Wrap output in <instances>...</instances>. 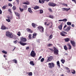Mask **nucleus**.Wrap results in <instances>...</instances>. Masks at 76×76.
I'll use <instances>...</instances> for the list:
<instances>
[{
    "mask_svg": "<svg viewBox=\"0 0 76 76\" xmlns=\"http://www.w3.org/2000/svg\"><path fill=\"white\" fill-rule=\"evenodd\" d=\"M20 41L19 42V43L21 45H23V46H24V45H26V43H23V42H25L26 41V39L25 38H24L23 37H21L20 38Z\"/></svg>",
    "mask_w": 76,
    "mask_h": 76,
    "instance_id": "f257e3e1",
    "label": "nucleus"
},
{
    "mask_svg": "<svg viewBox=\"0 0 76 76\" xmlns=\"http://www.w3.org/2000/svg\"><path fill=\"white\" fill-rule=\"evenodd\" d=\"M6 36L10 38H13V33L10 32V31H8L6 32Z\"/></svg>",
    "mask_w": 76,
    "mask_h": 76,
    "instance_id": "f03ea898",
    "label": "nucleus"
},
{
    "mask_svg": "<svg viewBox=\"0 0 76 76\" xmlns=\"http://www.w3.org/2000/svg\"><path fill=\"white\" fill-rule=\"evenodd\" d=\"M48 66L49 68H50V69H53V68L54 67L55 64L53 62H52L51 63H49L48 64Z\"/></svg>",
    "mask_w": 76,
    "mask_h": 76,
    "instance_id": "7ed1b4c3",
    "label": "nucleus"
},
{
    "mask_svg": "<svg viewBox=\"0 0 76 76\" xmlns=\"http://www.w3.org/2000/svg\"><path fill=\"white\" fill-rule=\"evenodd\" d=\"M30 56L32 57H35L36 56V53H35V51L32 50L30 53Z\"/></svg>",
    "mask_w": 76,
    "mask_h": 76,
    "instance_id": "20e7f679",
    "label": "nucleus"
},
{
    "mask_svg": "<svg viewBox=\"0 0 76 76\" xmlns=\"http://www.w3.org/2000/svg\"><path fill=\"white\" fill-rule=\"evenodd\" d=\"M54 54H55L56 55H58V50L56 48H54Z\"/></svg>",
    "mask_w": 76,
    "mask_h": 76,
    "instance_id": "39448f33",
    "label": "nucleus"
},
{
    "mask_svg": "<svg viewBox=\"0 0 76 76\" xmlns=\"http://www.w3.org/2000/svg\"><path fill=\"white\" fill-rule=\"evenodd\" d=\"M66 34H67V32L64 31H62L60 33L62 37H66Z\"/></svg>",
    "mask_w": 76,
    "mask_h": 76,
    "instance_id": "423d86ee",
    "label": "nucleus"
},
{
    "mask_svg": "<svg viewBox=\"0 0 76 76\" xmlns=\"http://www.w3.org/2000/svg\"><path fill=\"white\" fill-rule=\"evenodd\" d=\"M38 28L40 32H44V28L41 26L38 27Z\"/></svg>",
    "mask_w": 76,
    "mask_h": 76,
    "instance_id": "0eeeda50",
    "label": "nucleus"
},
{
    "mask_svg": "<svg viewBox=\"0 0 76 76\" xmlns=\"http://www.w3.org/2000/svg\"><path fill=\"white\" fill-rule=\"evenodd\" d=\"M53 56H50V57H48V59L47 60V62L51 61L53 60Z\"/></svg>",
    "mask_w": 76,
    "mask_h": 76,
    "instance_id": "6e6552de",
    "label": "nucleus"
},
{
    "mask_svg": "<svg viewBox=\"0 0 76 76\" xmlns=\"http://www.w3.org/2000/svg\"><path fill=\"white\" fill-rule=\"evenodd\" d=\"M1 29L3 30H5L6 29H8V28L7 27L4 25H2L1 26Z\"/></svg>",
    "mask_w": 76,
    "mask_h": 76,
    "instance_id": "1a4fd4ad",
    "label": "nucleus"
},
{
    "mask_svg": "<svg viewBox=\"0 0 76 76\" xmlns=\"http://www.w3.org/2000/svg\"><path fill=\"white\" fill-rule=\"evenodd\" d=\"M63 23H61V25H59L58 26V28L60 30H61L62 29V28L63 27Z\"/></svg>",
    "mask_w": 76,
    "mask_h": 76,
    "instance_id": "9d476101",
    "label": "nucleus"
},
{
    "mask_svg": "<svg viewBox=\"0 0 76 76\" xmlns=\"http://www.w3.org/2000/svg\"><path fill=\"white\" fill-rule=\"evenodd\" d=\"M70 29H71V26H69L66 29L64 30V31H66V32H69L70 30Z\"/></svg>",
    "mask_w": 76,
    "mask_h": 76,
    "instance_id": "9b49d317",
    "label": "nucleus"
},
{
    "mask_svg": "<svg viewBox=\"0 0 76 76\" xmlns=\"http://www.w3.org/2000/svg\"><path fill=\"white\" fill-rule=\"evenodd\" d=\"M70 42L73 46L74 47H75V45H76V43L75 42H74V41L71 40Z\"/></svg>",
    "mask_w": 76,
    "mask_h": 76,
    "instance_id": "f8f14e48",
    "label": "nucleus"
},
{
    "mask_svg": "<svg viewBox=\"0 0 76 76\" xmlns=\"http://www.w3.org/2000/svg\"><path fill=\"white\" fill-rule=\"evenodd\" d=\"M65 69L67 73H70V69L68 67H65Z\"/></svg>",
    "mask_w": 76,
    "mask_h": 76,
    "instance_id": "ddd939ff",
    "label": "nucleus"
},
{
    "mask_svg": "<svg viewBox=\"0 0 76 76\" xmlns=\"http://www.w3.org/2000/svg\"><path fill=\"white\" fill-rule=\"evenodd\" d=\"M62 10L63 11H66L67 12L68 10H70V8H69L68 9H67V8H62Z\"/></svg>",
    "mask_w": 76,
    "mask_h": 76,
    "instance_id": "4468645a",
    "label": "nucleus"
},
{
    "mask_svg": "<svg viewBox=\"0 0 76 76\" xmlns=\"http://www.w3.org/2000/svg\"><path fill=\"white\" fill-rule=\"evenodd\" d=\"M15 15L18 17V19H20V14L16 12H15Z\"/></svg>",
    "mask_w": 76,
    "mask_h": 76,
    "instance_id": "2eb2a0df",
    "label": "nucleus"
},
{
    "mask_svg": "<svg viewBox=\"0 0 76 76\" xmlns=\"http://www.w3.org/2000/svg\"><path fill=\"white\" fill-rule=\"evenodd\" d=\"M31 25L33 28H36V26H37V24L34 23H32Z\"/></svg>",
    "mask_w": 76,
    "mask_h": 76,
    "instance_id": "dca6fc26",
    "label": "nucleus"
},
{
    "mask_svg": "<svg viewBox=\"0 0 76 76\" xmlns=\"http://www.w3.org/2000/svg\"><path fill=\"white\" fill-rule=\"evenodd\" d=\"M26 31L27 32H29L31 34H32V33L33 32L31 30V29L29 28H27L26 29Z\"/></svg>",
    "mask_w": 76,
    "mask_h": 76,
    "instance_id": "f3484780",
    "label": "nucleus"
},
{
    "mask_svg": "<svg viewBox=\"0 0 76 76\" xmlns=\"http://www.w3.org/2000/svg\"><path fill=\"white\" fill-rule=\"evenodd\" d=\"M67 45L68 47V49H69V50H71V49L72 48V46L70 45V43H68L67 44Z\"/></svg>",
    "mask_w": 76,
    "mask_h": 76,
    "instance_id": "a211bd4d",
    "label": "nucleus"
},
{
    "mask_svg": "<svg viewBox=\"0 0 76 76\" xmlns=\"http://www.w3.org/2000/svg\"><path fill=\"white\" fill-rule=\"evenodd\" d=\"M37 33H34L33 34V36L32 38H33L34 39V38H36V37H37Z\"/></svg>",
    "mask_w": 76,
    "mask_h": 76,
    "instance_id": "6ab92c4d",
    "label": "nucleus"
},
{
    "mask_svg": "<svg viewBox=\"0 0 76 76\" xmlns=\"http://www.w3.org/2000/svg\"><path fill=\"white\" fill-rule=\"evenodd\" d=\"M23 9L24 10H26L27 9H28V6L26 5H23Z\"/></svg>",
    "mask_w": 76,
    "mask_h": 76,
    "instance_id": "aec40b11",
    "label": "nucleus"
},
{
    "mask_svg": "<svg viewBox=\"0 0 76 76\" xmlns=\"http://www.w3.org/2000/svg\"><path fill=\"white\" fill-rule=\"evenodd\" d=\"M28 11L29 13H33V12L32 11V9L30 7L28 8Z\"/></svg>",
    "mask_w": 76,
    "mask_h": 76,
    "instance_id": "412c9836",
    "label": "nucleus"
},
{
    "mask_svg": "<svg viewBox=\"0 0 76 76\" xmlns=\"http://www.w3.org/2000/svg\"><path fill=\"white\" fill-rule=\"evenodd\" d=\"M56 64L58 67H59V68H60V62H59V61H58L56 62Z\"/></svg>",
    "mask_w": 76,
    "mask_h": 76,
    "instance_id": "4be33fe9",
    "label": "nucleus"
},
{
    "mask_svg": "<svg viewBox=\"0 0 76 76\" xmlns=\"http://www.w3.org/2000/svg\"><path fill=\"white\" fill-rule=\"evenodd\" d=\"M64 40L65 41V42H69V41H70V39L66 38V39H64Z\"/></svg>",
    "mask_w": 76,
    "mask_h": 76,
    "instance_id": "5701e85b",
    "label": "nucleus"
},
{
    "mask_svg": "<svg viewBox=\"0 0 76 76\" xmlns=\"http://www.w3.org/2000/svg\"><path fill=\"white\" fill-rule=\"evenodd\" d=\"M23 4H27V5H29V4H30V3L28 1H26V2H24Z\"/></svg>",
    "mask_w": 76,
    "mask_h": 76,
    "instance_id": "b1692460",
    "label": "nucleus"
},
{
    "mask_svg": "<svg viewBox=\"0 0 76 76\" xmlns=\"http://www.w3.org/2000/svg\"><path fill=\"white\" fill-rule=\"evenodd\" d=\"M7 18H8V19L12 20V17L10 16L9 15H8Z\"/></svg>",
    "mask_w": 76,
    "mask_h": 76,
    "instance_id": "393cba45",
    "label": "nucleus"
},
{
    "mask_svg": "<svg viewBox=\"0 0 76 76\" xmlns=\"http://www.w3.org/2000/svg\"><path fill=\"white\" fill-rule=\"evenodd\" d=\"M7 7V5H5L2 7V9H4V10H5L6 9V7Z\"/></svg>",
    "mask_w": 76,
    "mask_h": 76,
    "instance_id": "a878e982",
    "label": "nucleus"
},
{
    "mask_svg": "<svg viewBox=\"0 0 76 76\" xmlns=\"http://www.w3.org/2000/svg\"><path fill=\"white\" fill-rule=\"evenodd\" d=\"M57 4H55L54 3H51V6L52 7H54V6H56Z\"/></svg>",
    "mask_w": 76,
    "mask_h": 76,
    "instance_id": "bb28decb",
    "label": "nucleus"
},
{
    "mask_svg": "<svg viewBox=\"0 0 76 76\" xmlns=\"http://www.w3.org/2000/svg\"><path fill=\"white\" fill-rule=\"evenodd\" d=\"M30 64H31V65H32V66H34V62L33 61H31L30 62Z\"/></svg>",
    "mask_w": 76,
    "mask_h": 76,
    "instance_id": "cd10ccee",
    "label": "nucleus"
},
{
    "mask_svg": "<svg viewBox=\"0 0 76 76\" xmlns=\"http://www.w3.org/2000/svg\"><path fill=\"white\" fill-rule=\"evenodd\" d=\"M71 73L72 74H75L76 73V72L74 70H72L71 71Z\"/></svg>",
    "mask_w": 76,
    "mask_h": 76,
    "instance_id": "c85d7f7f",
    "label": "nucleus"
},
{
    "mask_svg": "<svg viewBox=\"0 0 76 76\" xmlns=\"http://www.w3.org/2000/svg\"><path fill=\"white\" fill-rule=\"evenodd\" d=\"M39 8V7L38 6H36L34 7V9L35 10H37V9H38Z\"/></svg>",
    "mask_w": 76,
    "mask_h": 76,
    "instance_id": "c756f323",
    "label": "nucleus"
},
{
    "mask_svg": "<svg viewBox=\"0 0 76 76\" xmlns=\"http://www.w3.org/2000/svg\"><path fill=\"white\" fill-rule=\"evenodd\" d=\"M64 49L65 50H68V48L67 47V46L66 45H65L64 46Z\"/></svg>",
    "mask_w": 76,
    "mask_h": 76,
    "instance_id": "7c9ffc66",
    "label": "nucleus"
},
{
    "mask_svg": "<svg viewBox=\"0 0 76 76\" xmlns=\"http://www.w3.org/2000/svg\"><path fill=\"white\" fill-rule=\"evenodd\" d=\"M67 19L66 18L62 20V22H67Z\"/></svg>",
    "mask_w": 76,
    "mask_h": 76,
    "instance_id": "2f4dec72",
    "label": "nucleus"
},
{
    "mask_svg": "<svg viewBox=\"0 0 76 76\" xmlns=\"http://www.w3.org/2000/svg\"><path fill=\"white\" fill-rule=\"evenodd\" d=\"M32 35L31 34H29V36H28V38L29 39H32V37H31Z\"/></svg>",
    "mask_w": 76,
    "mask_h": 76,
    "instance_id": "473e14b6",
    "label": "nucleus"
},
{
    "mask_svg": "<svg viewBox=\"0 0 76 76\" xmlns=\"http://www.w3.org/2000/svg\"><path fill=\"white\" fill-rule=\"evenodd\" d=\"M67 25L70 26V25H72V23H71V22H67Z\"/></svg>",
    "mask_w": 76,
    "mask_h": 76,
    "instance_id": "72a5a7b5",
    "label": "nucleus"
},
{
    "mask_svg": "<svg viewBox=\"0 0 76 76\" xmlns=\"http://www.w3.org/2000/svg\"><path fill=\"white\" fill-rule=\"evenodd\" d=\"M12 9H13V10H15L16 9V6H14L12 8Z\"/></svg>",
    "mask_w": 76,
    "mask_h": 76,
    "instance_id": "f704fd0d",
    "label": "nucleus"
},
{
    "mask_svg": "<svg viewBox=\"0 0 76 76\" xmlns=\"http://www.w3.org/2000/svg\"><path fill=\"white\" fill-rule=\"evenodd\" d=\"M61 61L62 62V64H64V62H65V60L64 59H62L61 60Z\"/></svg>",
    "mask_w": 76,
    "mask_h": 76,
    "instance_id": "c9c22d12",
    "label": "nucleus"
},
{
    "mask_svg": "<svg viewBox=\"0 0 76 76\" xmlns=\"http://www.w3.org/2000/svg\"><path fill=\"white\" fill-rule=\"evenodd\" d=\"M67 25L66 24H65V26H64V28H63V30L64 31V30H65L66 29H65V28H66V27H67Z\"/></svg>",
    "mask_w": 76,
    "mask_h": 76,
    "instance_id": "e433bc0d",
    "label": "nucleus"
},
{
    "mask_svg": "<svg viewBox=\"0 0 76 76\" xmlns=\"http://www.w3.org/2000/svg\"><path fill=\"white\" fill-rule=\"evenodd\" d=\"M12 61H13V62H15V63H18V62L17 61V60H16V59L13 60Z\"/></svg>",
    "mask_w": 76,
    "mask_h": 76,
    "instance_id": "4c0bfd02",
    "label": "nucleus"
},
{
    "mask_svg": "<svg viewBox=\"0 0 76 76\" xmlns=\"http://www.w3.org/2000/svg\"><path fill=\"white\" fill-rule=\"evenodd\" d=\"M49 18H52V19H53V18H54V16L50 15L49 16Z\"/></svg>",
    "mask_w": 76,
    "mask_h": 76,
    "instance_id": "58836bf2",
    "label": "nucleus"
},
{
    "mask_svg": "<svg viewBox=\"0 0 76 76\" xmlns=\"http://www.w3.org/2000/svg\"><path fill=\"white\" fill-rule=\"evenodd\" d=\"M21 34H20V32L19 31L18 32L17 35H18V36H19V37H20V36Z\"/></svg>",
    "mask_w": 76,
    "mask_h": 76,
    "instance_id": "ea45409f",
    "label": "nucleus"
},
{
    "mask_svg": "<svg viewBox=\"0 0 76 76\" xmlns=\"http://www.w3.org/2000/svg\"><path fill=\"white\" fill-rule=\"evenodd\" d=\"M52 45H53V44H52L49 43L47 45V47H50V46H51Z\"/></svg>",
    "mask_w": 76,
    "mask_h": 76,
    "instance_id": "a19ab883",
    "label": "nucleus"
},
{
    "mask_svg": "<svg viewBox=\"0 0 76 76\" xmlns=\"http://www.w3.org/2000/svg\"><path fill=\"white\" fill-rule=\"evenodd\" d=\"M28 75L29 76H32V72H31L28 73Z\"/></svg>",
    "mask_w": 76,
    "mask_h": 76,
    "instance_id": "79ce46f5",
    "label": "nucleus"
},
{
    "mask_svg": "<svg viewBox=\"0 0 76 76\" xmlns=\"http://www.w3.org/2000/svg\"><path fill=\"white\" fill-rule=\"evenodd\" d=\"M19 9L20 12H23V11L24 10L23 9H21V8H20V7Z\"/></svg>",
    "mask_w": 76,
    "mask_h": 76,
    "instance_id": "37998d69",
    "label": "nucleus"
},
{
    "mask_svg": "<svg viewBox=\"0 0 76 76\" xmlns=\"http://www.w3.org/2000/svg\"><path fill=\"white\" fill-rule=\"evenodd\" d=\"M2 52L3 53H4V54H7V52L4 50L2 51Z\"/></svg>",
    "mask_w": 76,
    "mask_h": 76,
    "instance_id": "c03bdc74",
    "label": "nucleus"
},
{
    "mask_svg": "<svg viewBox=\"0 0 76 76\" xmlns=\"http://www.w3.org/2000/svg\"><path fill=\"white\" fill-rule=\"evenodd\" d=\"M39 13H40V14H42V13H43V10H40Z\"/></svg>",
    "mask_w": 76,
    "mask_h": 76,
    "instance_id": "a18cd8bd",
    "label": "nucleus"
},
{
    "mask_svg": "<svg viewBox=\"0 0 76 76\" xmlns=\"http://www.w3.org/2000/svg\"><path fill=\"white\" fill-rule=\"evenodd\" d=\"M8 6H10V7H12V4L11 3H9L8 4Z\"/></svg>",
    "mask_w": 76,
    "mask_h": 76,
    "instance_id": "49530a36",
    "label": "nucleus"
},
{
    "mask_svg": "<svg viewBox=\"0 0 76 76\" xmlns=\"http://www.w3.org/2000/svg\"><path fill=\"white\" fill-rule=\"evenodd\" d=\"M49 38H50V39H52V38H53V35L52 34L49 37Z\"/></svg>",
    "mask_w": 76,
    "mask_h": 76,
    "instance_id": "de8ad7c7",
    "label": "nucleus"
},
{
    "mask_svg": "<svg viewBox=\"0 0 76 76\" xmlns=\"http://www.w3.org/2000/svg\"><path fill=\"white\" fill-rule=\"evenodd\" d=\"M41 62H43L44 61V58H42L41 59Z\"/></svg>",
    "mask_w": 76,
    "mask_h": 76,
    "instance_id": "09e8293b",
    "label": "nucleus"
},
{
    "mask_svg": "<svg viewBox=\"0 0 76 76\" xmlns=\"http://www.w3.org/2000/svg\"><path fill=\"white\" fill-rule=\"evenodd\" d=\"M18 40H16L13 42L15 44H17V42H18Z\"/></svg>",
    "mask_w": 76,
    "mask_h": 76,
    "instance_id": "8fccbe9b",
    "label": "nucleus"
},
{
    "mask_svg": "<svg viewBox=\"0 0 76 76\" xmlns=\"http://www.w3.org/2000/svg\"><path fill=\"white\" fill-rule=\"evenodd\" d=\"M6 20H7V22H10V20L9 19H7Z\"/></svg>",
    "mask_w": 76,
    "mask_h": 76,
    "instance_id": "3c124183",
    "label": "nucleus"
},
{
    "mask_svg": "<svg viewBox=\"0 0 76 76\" xmlns=\"http://www.w3.org/2000/svg\"><path fill=\"white\" fill-rule=\"evenodd\" d=\"M8 12H9L11 13H12V11H11V10L10 9H9L8 10Z\"/></svg>",
    "mask_w": 76,
    "mask_h": 76,
    "instance_id": "603ef678",
    "label": "nucleus"
},
{
    "mask_svg": "<svg viewBox=\"0 0 76 76\" xmlns=\"http://www.w3.org/2000/svg\"><path fill=\"white\" fill-rule=\"evenodd\" d=\"M41 1L42 2V4H43V3H44L45 2V0H41Z\"/></svg>",
    "mask_w": 76,
    "mask_h": 76,
    "instance_id": "864d4df0",
    "label": "nucleus"
},
{
    "mask_svg": "<svg viewBox=\"0 0 76 76\" xmlns=\"http://www.w3.org/2000/svg\"><path fill=\"white\" fill-rule=\"evenodd\" d=\"M49 49L52 51H54V50H53V49L49 48Z\"/></svg>",
    "mask_w": 76,
    "mask_h": 76,
    "instance_id": "5fc2aeb1",
    "label": "nucleus"
},
{
    "mask_svg": "<svg viewBox=\"0 0 76 76\" xmlns=\"http://www.w3.org/2000/svg\"><path fill=\"white\" fill-rule=\"evenodd\" d=\"M48 10L50 12H52V10H51V8H49L48 9Z\"/></svg>",
    "mask_w": 76,
    "mask_h": 76,
    "instance_id": "6e6d98bb",
    "label": "nucleus"
},
{
    "mask_svg": "<svg viewBox=\"0 0 76 76\" xmlns=\"http://www.w3.org/2000/svg\"><path fill=\"white\" fill-rule=\"evenodd\" d=\"M2 14V11L1 10V8H0V15Z\"/></svg>",
    "mask_w": 76,
    "mask_h": 76,
    "instance_id": "4d7b16f0",
    "label": "nucleus"
},
{
    "mask_svg": "<svg viewBox=\"0 0 76 76\" xmlns=\"http://www.w3.org/2000/svg\"><path fill=\"white\" fill-rule=\"evenodd\" d=\"M42 58V56H40L39 57V58H38V60H40V59Z\"/></svg>",
    "mask_w": 76,
    "mask_h": 76,
    "instance_id": "13d9d810",
    "label": "nucleus"
},
{
    "mask_svg": "<svg viewBox=\"0 0 76 76\" xmlns=\"http://www.w3.org/2000/svg\"><path fill=\"white\" fill-rule=\"evenodd\" d=\"M48 6H51V3H49L48 4Z\"/></svg>",
    "mask_w": 76,
    "mask_h": 76,
    "instance_id": "bf43d9fd",
    "label": "nucleus"
},
{
    "mask_svg": "<svg viewBox=\"0 0 76 76\" xmlns=\"http://www.w3.org/2000/svg\"><path fill=\"white\" fill-rule=\"evenodd\" d=\"M28 49H29V47H27L26 48V50H28Z\"/></svg>",
    "mask_w": 76,
    "mask_h": 76,
    "instance_id": "052dcab7",
    "label": "nucleus"
},
{
    "mask_svg": "<svg viewBox=\"0 0 76 76\" xmlns=\"http://www.w3.org/2000/svg\"><path fill=\"white\" fill-rule=\"evenodd\" d=\"M64 55H65V56H68V53H65Z\"/></svg>",
    "mask_w": 76,
    "mask_h": 76,
    "instance_id": "680f3d73",
    "label": "nucleus"
},
{
    "mask_svg": "<svg viewBox=\"0 0 76 76\" xmlns=\"http://www.w3.org/2000/svg\"><path fill=\"white\" fill-rule=\"evenodd\" d=\"M16 1L18 3H19V0H16Z\"/></svg>",
    "mask_w": 76,
    "mask_h": 76,
    "instance_id": "e2e57ef3",
    "label": "nucleus"
},
{
    "mask_svg": "<svg viewBox=\"0 0 76 76\" xmlns=\"http://www.w3.org/2000/svg\"><path fill=\"white\" fill-rule=\"evenodd\" d=\"M39 2L40 3H42V1L41 0H39Z\"/></svg>",
    "mask_w": 76,
    "mask_h": 76,
    "instance_id": "0e129e2a",
    "label": "nucleus"
},
{
    "mask_svg": "<svg viewBox=\"0 0 76 76\" xmlns=\"http://www.w3.org/2000/svg\"><path fill=\"white\" fill-rule=\"evenodd\" d=\"M61 21H63V20H58L59 22H61Z\"/></svg>",
    "mask_w": 76,
    "mask_h": 76,
    "instance_id": "69168bd1",
    "label": "nucleus"
},
{
    "mask_svg": "<svg viewBox=\"0 0 76 76\" xmlns=\"http://www.w3.org/2000/svg\"><path fill=\"white\" fill-rule=\"evenodd\" d=\"M75 25H74V24H72V27H74Z\"/></svg>",
    "mask_w": 76,
    "mask_h": 76,
    "instance_id": "338daca9",
    "label": "nucleus"
},
{
    "mask_svg": "<svg viewBox=\"0 0 76 76\" xmlns=\"http://www.w3.org/2000/svg\"><path fill=\"white\" fill-rule=\"evenodd\" d=\"M47 22H45V25H47Z\"/></svg>",
    "mask_w": 76,
    "mask_h": 76,
    "instance_id": "774afa93",
    "label": "nucleus"
}]
</instances>
